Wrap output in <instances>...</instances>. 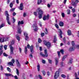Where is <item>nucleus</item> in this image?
<instances>
[{"mask_svg":"<svg viewBox=\"0 0 79 79\" xmlns=\"http://www.w3.org/2000/svg\"><path fill=\"white\" fill-rule=\"evenodd\" d=\"M44 45L46 46H47V47L48 48H50V47H51V44L48 42H47L46 40H44Z\"/></svg>","mask_w":79,"mask_h":79,"instance_id":"nucleus-4","label":"nucleus"},{"mask_svg":"<svg viewBox=\"0 0 79 79\" xmlns=\"http://www.w3.org/2000/svg\"><path fill=\"white\" fill-rule=\"evenodd\" d=\"M55 26L57 28V29H58L59 28V26L58 24L56 23L55 24Z\"/></svg>","mask_w":79,"mask_h":79,"instance_id":"nucleus-27","label":"nucleus"},{"mask_svg":"<svg viewBox=\"0 0 79 79\" xmlns=\"http://www.w3.org/2000/svg\"><path fill=\"white\" fill-rule=\"evenodd\" d=\"M56 41H57V40L56 39V36H55L54 37L53 42L54 43H56Z\"/></svg>","mask_w":79,"mask_h":79,"instance_id":"nucleus-22","label":"nucleus"},{"mask_svg":"<svg viewBox=\"0 0 79 79\" xmlns=\"http://www.w3.org/2000/svg\"><path fill=\"white\" fill-rule=\"evenodd\" d=\"M16 64H17L18 65H19V64H20V63H19V62L18 60H16Z\"/></svg>","mask_w":79,"mask_h":79,"instance_id":"nucleus-37","label":"nucleus"},{"mask_svg":"<svg viewBox=\"0 0 79 79\" xmlns=\"http://www.w3.org/2000/svg\"><path fill=\"white\" fill-rule=\"evenodd\" d=\"M42 73H43V75L44 76H45V72L44 71V70H43V71H42Z\"/></svg>","mask_w":79,"mask_h":79,"instance_id":"nucleus-52","label":"nucleus"},{"mask_svg":"<svg viewBox=\"0 0 79 79\" xmlns=\"http://www.w3.org/2000/svg\"><path fill=\"white\" fill-rule=\"evenodd\" d=\"M24 24V21L23 20L21 21L20 22V24Z\"/></svg>","mask_w":79,"mask_h":79,"instance_id":"nucleus-53","label":"nucleus"},{"mask_svg":"<svg viewBox=\"0 0 79 79\" xmlns=\"http://www.w3.org/2000/svg\"><path fill=\"white\" fill-rule=\"evenodd\" d=\"M4 48L5 50H6V49H7V46L6 45H4Z\"/></svg>","mask_w":79,"mask_h":79,"instance_id":"nucleus-40","label":"nucleus"},{"mask_svg":"<svg viewBox=\"0 0 79 79\" xmlns=\"http://www.w3.org/2000/svg\"><path fill=\"white\" fill-rule=\"evenodd\" d=\"M42 0H38V1L37 4H38V5L40 4V3H42Z\"/></svg>","mask_w":79,"mask_h":79,"instance_id":"nucleus-28","label":"nucleus"},{"mask_svg":"<svg viewBox=\"0 0 79 79\" xmlns=\"http://www.w3.org/2000/svg\"><path fill=\"white\" fill-rule=\"evenodd\" d=\"M3 56H5L6 57H7V56H8V55L6 54V53L5 52H4L3 53Z\"/></svg>","mask_w":79,"mask_h":79,"instance_id":"nucleus-31","label":"nucleus"},{"mask_svg":"<svg viewBox=\"0 0 79 79\" xmlns=\"http://www.w3.org/2000/svg\"><path fill=\"white\" fill-rule=\"evenodd\" d=\"M67 14L68 15H69L70 14V10H67Z\"/></svg>","mask_w":79,"mask_h":79,"instance_id":"nucleus-55","label":"nucleus"},{"mask_svg":"<svg viewBox=\"0 0 79 79\" xmlns=\"http://www.w3.org/2000/svg\"><path fill=\"white\" fill-rule=\"evenodd\" d=\"M66 57H67V56H64L62 58V61H64V59H65V58H66Z\"/></svg>","mask_w":79,"mask_h":79,"instance_id":"nucleus-38","label":"nucleus"},{"mask_svg":"<svg viewBox=\"0 0 79 79\" xmlns=\"http://www.w3.org/2000/svg\"><path fill=\"white\" fill-rule=\"evenodd\" d=\"M72 45L73 46V47H75V42L74 41H72Z\"/></svg>","mask_w":79,"mask_h":79,"instance_id":"nucleus-25","label":"nucleus"},{"mask_svg":"<svg viewBox=\"0 0 79 79\" xmlns=\"http://www.w3.org/2000/svg\"><path fill=\"white\" fill-rule=\"evenodd\" d=\"M40 9V8H38V9L36 10V12H34V15L35 16H37V13H38V11H39V10Z\"/></svg>","mask_w":79,"mask_h":79,"instance_id":"nucleus-12","label":"nucleus"},{"mask_svg":"<svg viewBox=\"0 0 79 79\" xmlns=\"http://www.w3.org/2000/svg\"><path fill=\"white\" fill-rule=\"evenodd\" d=\"M72 5L73 6H74V7H76V6H77V5L76 4V3L74 2V3H72Z\"/></svg>","mask_w":79,"mask_h":79,"instance_id":"nucleus-41","label":"nucleus"},{"mask_svg":"<svg viewBox=\"0 0 79 79\" xmlns=\"http://www.w3.org/2000/svg\"><path fill=\"white\" fill-rule=\"evenodd\" d=\"M5 75L6 76H12V77H13V75H12V74H10V73H5Z\"/></svg>","mask_w":79,"mask_h":79,"instance_id":"nucleus-17","label":"nucleus"},{"mask_svg":"<svg viewBox=\"0 0 79 79\" xmlns=\"http://www.w3.org/2000/svg\"><path fill=\"white\" fill-rule=\"evenodd\" d=\"M68 35H71V31L70 30H69L67 31Z\"/></svg>","mask_w":79,"mask_h":79,"instance_id":"nucleus-20","label":"nucleus"},{"mask_svg":"<svg viewBox=\"0 0 79 79\" xmlns=\"http://www.w3.org/2000/svg\"><path fill=\"white\" fill-rule=\"evenodd\" d=\"M61 76L62 77H63V78H65L66 77V76L64 74H62Z\"/></svg>","mask_w":79,"mask_h":79,"instance_id":"nucleus-45","label":"nucleus"},{"mask_svg":"<svg viewBox=\"0 0 79 79\" xmlns=\"http://www.w3.org/2000/svg\"><path fill=\"white\" fill-rule=\"evenodd\" d=\"M60 76V72L59 71H57L55 74L54 76V79H57Z\"/></svg>","mask_w":79,"mask_h":79,"instance_id":"nucleus-7","label":"nucleus"},{"mask_svg":"<svg viewBox=\"0 0 79 79\" xmlns=\"http://www.w3.org/2000/svg\"><path fill=\"white\" fill-rule=\"evenodd\" d=\"M12 22L13 23H15V21H16V20L15 19L14 17L12 18Z\"/></svg>","mask_w":79,"mask_h":79,"instance_id":"nucleus-35","label":"nucleus"},{"mask_svg":"<svg viewBox=\"0 0 79 79\" xmlns=\"http://www.w3.org/2000/svg\"><path fill=\"white\" fill-rule=\"evenodd\" d=\"M7 70L9 71V72H11V70H10V69L9 67H7Z\"/></svg>","mask_w":79,"mask_h":79,"instance_id":"nucleus-57","label":"nucleus"},{"mask_svg":"<svg viewBox=\"0 0 79 79\" xmlns=\"http://www.w3.org/2000/svg\"><path fill=\"white\" fill-rule=\"evenodd\" d=\"M44 32L46 34H48V31H47V28H45Z\"/></svg>","mask_w":79,"mask_h":79,"instance_id":"nucleus-39","label":"nucleus"},{"mask_svg":"<svg viewBox=\"0 0 79 79\" xmlns=\"http://www.w3.org/2000/svg\"><path fill=\"white\" fill-rule=\"evenodd\" d=\"M5 26V24L4 23H2L1 25L0 26V29L2 28V27H4Z\"/></svg>","mask_w":79,"mask_h":79,"instance_id":"nucleus-30","label":"nucleus"},{"mask_svg":"<svg viewBox=\"0 0 79 79\" xmlns=\"http://www.w3.org/2000/svg\"><path fill=\"white\" fill-rule=\"evenodd\" d=\"M15 10V8H12L10 10V11H14Z\"/></svg>","mask_w":79,"mask_h":79,"instance_id":"nucleus-44","label":"nucleus"},{"mask_svg":"<svg viewBox=\"0 0 79 79\" xmlns=\"http://www.w3.org/2000/svg\"><path fill=\"white\" fill-rule=\"evenodd\" d=\"M23 34L24 35V36L25 37H27L28 36V33H27V32L25 31L23 32Z\"/></svg>","mask_w":79,"mask_h":79,"instance_id":"nucleus-19","label":"nucleus"},{"mask_svg":"<svg viewBox=\"0 0 79 79\" xmlns=\"http://www.w3.org/2000/svg\"><path fill=\"white\" fill-rule=\"evenodd\" d=\"M5 14L6 16V19L8 24L9 25H10L11 23H10V17H9V16H10V15H9V14H8V11H6L5 12Z\"/></svg>","mask_w":79,"mask_h":79,"instance_id":"nucleus-1","label":"nucleus"},{"mask_svg":"<svg viewBox=\"0 0 79 79\" xmlns=\"http://www.w3.org/2000/svg\"><path fill=\"white\" fill-rule=\"evenodd\" d=\"M16 15V14L15 12H14L13 14V15L14 16H15Z\"/></svg>","mask_w":79,"mask_h":79,"instance_id":"nucleus-62","label":"nucleus"},{"mask_svg":"<svg viewBox=\"0 0 79 79\" xmlns=\"http://www.w3.org/2000/svg\"><path fill=\"white\" fill-rule=\"evenodd\" d=\"M13 3L11 2L10 5V8H13Z\"/></svg>","mask_w":79,"mask_h":79,"instance_id":"nucleus-34","label":"nucleus"},{"mask_svg":"<svg viewBox=\"0 0 79 79\" xmlns=\"http://www.w3.org/2000/svg\"><path fill=\"white\" fill-rule=\"evenodd\" d=\"M43 14H44L43 10H39V11L38 12V18L39 19H42Z\"/></svg>","mask_w":79,"mask_h":79,"instance_id":"nucleus-2","label":"nucleus"},{"mask_svg":"<svg viewBox=\"0 0 79 79\" xmlns=\"http://www.w3.org/2000/svg\"><path fill=\"white\" fill-rule=\"evenodd\" d=\"M16 39L19 41L20 40V37H19V35L18 34L17 35Z\"/></svg>","mask_w":79,"mask_h":79,"instance_id":"nucleus-23","label":"nucleus"},{"mask_svg":"<svg viewBox=\"0 0 79 79\" xmlns=\"http://www.w3.org/2000/svg\"><path fill=\"white\" fill-rule=\"evenodd\" d=\"M24 52L25 54H27V49L26 46L25 47Z\"/></svg>","mask_w":79,"mask_h":79,"instance_id":"nucleus-18","label":"nucleus"},{"mask_svg":"<svg viewBox=\"0 0 79 79\" xmlns=\"http://www.w3.org/2000/svg\"><path fill=\"white\" fill-rule=\"evenodd\" d=\"M38 76L40 79H42V77L40 75H39Z\"/></svg>","mask_w":79,"mask_h":79,"instance_id":"nucleus-56","label":"nucleus"},{"mask_svg":"<svg viewBox=\"0 0 79 79\" xmlns=\"http://www.w3.org/2000/svg\"><path fill=\"white\" fill-rule=\"evenodd\" d=\"M42 62L43 63V64H45L46 61H45V60H42Z\"/></svg>","mask_w":79,"mask_h":79,"instance_id":"nucleus-54","label":"nucleus"},{"mask_svg":"<svg viewBox=\"0 0 79 79\" xmlns=\"http://www.w3.org/2000/svg\"><path fill=\"white\" fill-rule=\"evenodd\" d=\"M60 52L61 53L62 55H63V54H64L63 52H64V50H63V49H61V50H60Z\"/></svg>","mask_w":79,"mask_h":79,"instance_id":"nucleus-43","label":"nucleus"},{"mask_svg":"<svg viewBox=\"0 0 79 79\" xmlns=\"http://www.w3.org/2000/svg\"><path fill=\"white\" fill-rule=\"evenodd\" d=\"M14 77L15 79H18V76H17L16 75L14 76Z\"/></svg>","mask_w":79,"mask_h":79,"instance_id":"nucleus-63","label":"nucleus"},{"mask_svg":"<svg viewBox=\"0 0 79 79\" xmlns=\"http://www.w3.org/2000/svg\"><path fill=\"white\" fill-rule=\"evenodd\" d=\"M61 15H62V17H63V18L65 16V15H64V13H62L61 14Z\"/></svg>","mask_w":79,"mask_h":79,"instance_id":"nucleus-47","label":"nucleus"},{"mask_svg":"<svg viewBox=\"0 0 79 79\" xmlns=\"http://www.w3.org/2000/svg\"><path fill=\"white\" fill-rule=\"evenodd\" d=\"M17 32L19 33V34H20V27H19V26H17Z\"/></svg>","mask_w":79,"mask_h":79,"instance_id":"nucleus-21","label":"nucleus"},{"mask_svg":"<svg viewBox=\"0 0 79 79\" xmlns=\"http://www.w3.org/2000/svg\"><path fill=\"white\" fill-rule=\"evenodd\" d=\"M2 48H0V56L2 55V54L3 52V50H2Z\"/></svg>","mask_w":79,"mask_h":79,"instance_id":"nucleus-24","label":"nucleus"},{"mask_svg":"<svg viewBox=\"0 0 79 79\" xmlns=\"http://www.w3.org/2000/svg\"><path fill=\"white\" fill-rule=\"evenodd\" d=\"M55 61L56 63V66L57 65H58V58H55Z\"/></svg>","mask_w":79,"mask_h":79,"instance_id":"nucleus-16","label":"nucleus"},{"mask_svg":"<svg viewBox=\"0 0 79 79\" xmlns=\"http://www.w3.org/2000/svg\"><path fill=\"white\" fill-rule=\"evenodd\" d=\"M57 53L58 54V56L59 58H60V52L58 51L57 52Z\"/></svg>","mask_w":79,"mask_h":79,"instance_id":"nucleus-49","label":"nucleus"},{"mask_svg":"<svg viewBox=\"0 0 79 79\" xmlns=\"http://www.w3.org/2000/svg\"><path fill=\"white\" fill-rule=\"evenodd\" d=\"M37 68L38 71H40V65H38L37 66Z\"/></svg>","mask_w":79,"mask_h":79,"instance_id":"nucleus-33","label":"nucleus"},{"mask_svg":"<svg viewBox=\"0 0 79 79\" xmlns=\"http://www.w3.org/2000/svg\"><path fill=\"white\" fill-rule=\"evenodd\" d=\"M8 64H9V65H10V66H13V63L12 62H10L8 63Z\"/></svg>","mask_w":79,"mask_h":79,"instance_id":"nucleus-26","label":"nucleus"},{"mask_svg":"<svg viewBox=\"0 0 79 79\" xmlns=\"http://www.w3.org/2000/svg\"><path fill=\"white\" fill-rule=\"evenodd\" d=\"M25 39L26 40H29V36H25Z\"/></svg>","mask_w":79,"mask_h":79,"instance_id":"nucleus-42","label":"nucleus"},{"mask_svg":"<svg viewBox=\"0 0 79 79\" xmlns=\"http://www.w3.org/2000/svg\"><path fill=\"white\" fill-rule=\"evenodd\" d=\"M75 47H76V48H77L79 49V45H75Z\"/></svg>","mask_w":79,"mask_h":79,"instance_id":"nucleus-51","label":"nucleus"},{"mask_svg":"<svg viewBox=\"0 0 79 79\" xmlns=\"http://www.w3.org/2000/svg\"><path fill=\"white\" fill-rule=\"evenodd\" d=\"M74 50H75V47H73V46H72V47H70L69 49V50L70 52L74 51Z\"/></svg>","mask_w":79,"mask_h":79,"instance_id":"nucleus-13","label":"nucleus"},{"mask_svg":"<svg viewBox=\"0 0 79 79\" xmlns=\"http://www.w3.org/2000/svg\"><path fill=\"white\" fill-rule=\"evenodd\" d=\"M15 59H12L11 60V62L13 63H15Z\"/></svg>","mask_w":79,"mask_h":79,"instance_id":"nucleus-48","label":"nucleus"},{"mask_svg":"<svg viewBox=\"0 0 79 79\" xmlns=\"http://www.w3.org/2000/svg\"><path fill=\"white\" fill-rule=\"evenodd\" d=\"M75 76L76 77H77V75L76 73H75Z\"/></svg>","mask_w":79,"mask_h":79,"instance_id":"nucleus-64","label":"nucleus"},{"mask_svg":"<svg viewBox=\"0 0 79 79\" xmlns=\"http://www.w3.org/2000/svg\"><path fill=\"white\" fill-rule=\"evenodd\" d=\"M10 44H11V45H14V44H15V40H12V41L10 42Z\"/></svg>","mask_w":79,"mask_h":79,"instance_id":"nucleus-32","label":"nucleus"},{"mask_svg":"<svg viewBox=\"0 0 79 79\" xmlns=\"http://www.w3.org/2000/svg\"><path fill=\"white\" fill-rule=\"evenodd\" d=\"M58 32L59 33V35H60V38H62L63 37V36L62 35H62V31H61V30L60 29H58Z\"/></svg>","mask_w":79,"mask_h":79,"instance_id":"nucleus-11","label":"nucleus"},{"mask_svg":"<svg viewBox=\"0 0 79 79\" xmlns=\"http://www.w3.org/2000/svg\"><path fill=\"white\" fill-rule=\"evenodd\" d=\"M41 42H42V40L40 38H39L38 39V42L39 43H41Z\"/></svg>","mask_w":79,"mask_h":79,"instance_id":"nucleus-50","label":"nucleus"},{"mask_svg":"<svg viewBox=\"0 0 79 79\" xmlns=\"http://www.w3.org/2000/svg\"><path fill=\"white\" fill-rule=\"evenodd\" d=\"M63 40L64 43H66V40H65V37H64L63 39Z\"/></svg>","mask_w":79,"mask_h":79,"instance_id":"nucleus-60","label":"nucleus"},{"mask_svg":"<svg viewBox=\"0 0 79 79\" xmlns=\"http://www.w3.org/2000/svg\"><path fill=\"white\" fill-rule=\"evenodd\" d=\"M27 47L29 49L30 48V52L31 53H34V48L33 47V46L32 45L31 46H30L29 44H28Z\"/></svg>","mask_w":79,"mask_h":79,"instance_id":"nucleus-5","label":"nucleus"},{"mask_svg":"<svg viewBox=\"0 0 79 79\" xmlns=\"http://www.w3.org/2000/svg\"><path fill=\"white\" fill-rule=\"evenodd\" d=\"M23 3H21L20 4V10H23Z\"/></svg>","mask_w":79,"mask_h":79,"instance_id":"nucleus-14","label":"nucleus"},{"mask_svg":"<svg viewBox=\"0 0 79 79\" xmlns=\"http://www.w3.org/2000/svg\"><path fill=\"white\" fill-rule=\"evenodd\" d=\"M23 17H26V16H27V13L26 12H25L23 13Z\"/></svg>","mask_w":79,"mask_h":79,"instance_id":"nucleus-36","label":"nucleus"},{"mask_svg":"<svg viewBox=\"0 0 79 79\" xmlns=\"http://www.w3.org/2000/svg\"><path fill=\"white\" fill-rule=\"evenodd\" d=\"M72 10L73 13H74L75 12V9H74V8L72 9Z\"/></svg>","mask_w":79,"mask_h":79,"instance_id":"nucleus-61","label":"nucleus"},{"mask_svg":"<svg viewBox=\"0 0 79 79\" xmlns=\"http://www.w3.org/2000/svg\"><path fill=\"white\" fill-rule=\"evenodd\" d=\"M8 38L6 37H3L0 38V42H6V41H7Z\"/></svg>","mask_w":79,"mask_h":79,"instance_id":"nucleus-6","label":"nucleus"},{"mask_svg":"<svg viewBox=\"0 0 79 79\" xmlns=\"http://www.w3.org/2000/svg\"><path fill=\"white\" fill-rule=\"evenodd\" d=\"M48 61H49V63H50V64H52V60L50 59H48Z\"/></svg>","mask_w":79,"mask_h":79,"instance_id":"nucleus-59","label":"nucleus"},{"mask_svg":"<svg viewBox=\"0 0 79 79\" xmlns=\"http://www.w3.org/2000/svg\"><path fill=\"white\" fill-rule=\"evenodd\" d=\"M44 53L45 55L43 54V53L42 52L40 53V55L41 56H43V57H47L48 56V54H47V50L45 49L44 50Z\"/></svg>","mask_w":79,"mask_h":79,"instance_id":"nucleus-3","label":"nucleus"},{"mask_svg":"<svg viewBox=\"0 0 79 79\" xmlns=\"http://www.w3.org/2000/svg\"><path fill=\"white\" fill-rule=\"evenodd\" d=\"M43 19L44 21H45L46 19H49V15L48 14L47 16L44 15Z\"/></svg>","mask_w":79,"mask_h":79,"instance_id":"nucleus-10","label":"nucleus"},{"mask_svg":"<svg viewBox=\"0 0 79 79\" xmlns=\"http://www.w3.org/2000/svg\"><path fill=\"white\" fill-rule=\"evenodd\" d=\"M0 68L1 71H3V67L2 66V65H0Z\"/></svg>","mask_w":79,"mask_h":79,"instance_id":"nucleus-46","label":"nucleus"},{"mask_svg":"<svg viewBox=\"0 0 79 79\" xmlns=\"http://www.w3.org/2000/svg\"><path fill=\"white\" fill-rule=\"evenodd\" d=\"M16 73L18 76H19V70L17 69H16Z\"/></svg>","mask_w":79,"mask_h":79,"instance_id":"nucleus-29","label":"nucleus"},{"mask_svg":"<svg viewBox=\"0 0 79 79\" xmlns=\"http://www.w3.org/2000/svg\"><path fill=\"white\" fill-rule=\"evenodd\" d=\"M59 25L60 27H63L64 26V23L63 22L60 21L59 22Z\"/></svg>","mask_w":79,"mask_h":79,"instance_id":"nucleus-15","label":"nucleus"},{"mask_svg":"<svg viewBox=\"0 0 79 79\" xmlns=\"http://www.w3.org/2000/svg\"><path fill=\"white\" fill-rule=\"evenodd\" d=\"M32 27L34 30L35 31H37V30L38 29V28H37V24H34L33 25Z\"/></svg>","mask_w":79,"mask_h":79,"instance_id":"nucleus-9","label":"nucleus"},{"mask_svg":"<svg viewBox=\"0 0 79 79\" xmlns=\"http://www.w3.org/2000/svg\"><path fill=\"white\" fill-rule=\"evenodd\" d=\"M41 37H44V33H41Z\"/></svg>","mask_w":79,"mask_h":79,"instance_id":"nucleus-58","label":"nucleus"},{"mask_svg":"<svg viewBox=\"0 0 79 79\" xmlns=\"http://www.w3.org/2000/svg\"><path fill=\"white\" fill-rule=\"evenodd\" d=\"M10 55H13L14 54V53H13V50H14V49L13 48V47H12V46L10 44Z\"/></svg>","mask_w":79,"mask_h":79,"instance_id":"nucleus-8","label":"nucleus"}]
</instances>
